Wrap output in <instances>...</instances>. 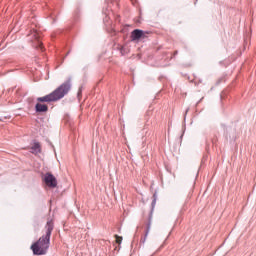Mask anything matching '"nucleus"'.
I'll use <instances>...</instances> for the list:
<instances>
[{
	"instance_id": "9d476101",
	"label": "nucleus",
	"mask_w": 256,
	"mask_h": 256,
	"mask_svg": "<svg viewBox=\"0 0 256 256\" xmlns=\"http://www.w3.org/2000/svg\"><path fill=\"white\" fill-rule=\"evenodd\" d=\"M116 238V243L118 245H121L122 241H123V237L119 236V235H115Z\"/></svg>"
},
{
	"instance_id": "20e7f679",
	"label": "nucleus",
	"mask_w": 256,
	"mask_h": 256,
	"mask_svg": "<svg viewBox=\"0 0 256 256\" xmlns=\"http://www.w3.org/2000/svg\"><path fill=\"white\" fill-rule=\"evenodd\" d=\"M147 35H149L148 31H143L141 29H134L131 32L130 39L134 43H139V41H141V39H147Z\"/></svg>"
},
{
	"instance_id": "f8f14e48",
	"label": "nucleus",
	"mask_w": 256,
	"mask_h": 256,
	"mask_svg": "<svg viewBox=\"0 0 256 256\" xmlns=\"http://www.w3.org/2000/svg\"><path fill=\"white\" fill-rule=\"evenodd\" d=\"M67 55H69V51L67 52L66 57H67Z\"/></svg>"
},
{
	"instance_id": "9b49d317",
	"label": "nucleus",
	"mask_w": 256,
	"mask_h": 256,
	"mask_svg": "<svg viewBox=\"0 0 256 256\" xmlns=\"http://www.w3.org/2000/svg\"><path fill=\"white\" fill-rule=\"evenodd\" d=\"M177 55H179V51L175 50V51L173 52L172 58H173V57H177Z\"/></svg>"
},
{
	"instance_id": "0eeeda50",
	"label": "nucleus",
	"mask_w": 256,
	"mask_h": 256,
	"mask_svg": "<svg viewBox=\"0 0 256 256\" xmlns=\"http://www.w3.org/2000/svg\"><path fill=\"white\" fill-rule=\"evenodd\" d=\"M30 149H31L30 153H32L33 155H37L41 153V143L34 140V144Z\"/></svg>"
},
{
	"instance_id": "f257e3e1",
	"label": "nucleus",
	"mask_w": 256,
	"mask_h": 256,
	"mask_svg": "<svg viewBox=\"0 0 256 256\" xmlns=\"http://www.w3.org/2000/svg\"><path fill=\"white\" fill-rule=\"evenodd\" d=\"M71 78H68L64 83H62L59 87H57L54 91L51 93L38 97L35 105V112L36 113H47L49 111V106L47 104L43 103H56V101H61L65 95L69 94V91H71Z\"/></svg>"
},
{
	"instance_id": "7ed1b4c3",
	"label": "nucleus",
	"mask_w": 256,
	"mask_h": 256,
	"mask_svg": "<svg viewBox=\"0 0 256 256\" xmlns=\"http://www.w3.org/2000/svg\"><path fill=\"white\" fill-rule=\"evenodd\" d=\"M155 205H157V192H154L152 196L151 210L148 216V220L146 222L144 236H142L140 239V245H145V242L147 241V237L149 235V231H151V223L153 221V211H155Z\"/></svg>"
},
{
	"instance_id": "6e6552de",
	"label": "nucleus",
	"mask_w": 256,
	"mask_h": 256,
	"mask_svg": "<svg viewBox=\"0 0 256 256\" xmlns=\"http://www.w3.org/2000/svg\"><path fill=\"white\" fill-rule=\"evenodd\" d=\"M218 135H219V132L214 134V136L211 138V142L213 145H217V141H219Z\"/></svg>"
},
{
	"instance_id": "f03ea898",
	"label": "nucleus",
	"mask_w": 256,
	"mask_h": 256,
	"mask_svg": "<svg viewBox=\"0 0 256 256\" xmlns=\"http://www.w3.org/2000/svg\"><path fill=\"white\" fill-rule=\"evenodd\" d=\"M44 229L45 234L42 235L30 247L33 255H47V251H49V246L51 245V235L53 233V230L55 229V221H53V219L51 218H48Z\"/></svg>"
},
{
	"instance_id": "1a4fd4ad",
	"label": "nucleus",
	"mask_w": 256,
	"mask_h": 256,
	"mask_svg": "<svg viewBox=\"0 0 256 256\" xmlns=\"http://www.w3.org/2000/svg\"><path fill=\"white\" fill-rule=\"evenodd\" d=\"M81 97H83V86H80L77 93V98L79 101L81 100Z\"/></svg>"
},
{
	"instance_id": "423d86ee",
	"label": "nucleus",
	"mask_w": 256,
	"mask_h": 256,
	"mask_svg": "<svg viewBox=\"0 0 256 256\" xmlns=\"http://www.w3.org/2000/svg\"><path fill=\"white\" fill-rule=\"evenodd\" d=\"M31 35L34 39L32 47H34V49H40L41 51H43V42H41V34H39L37 30L33 29L31 30Z\"/></svg>"
},
{
	"instance_id": "39448f33",
	"label": "nucleus",
	"mask_w": 256,
	"mask_h": 256,
	"mask_svg": "<svg viewBox=\"0 0 256 256\" xmlns=\"http://www.w3.org/2000/svg\"><path fill=\"white\" fill-rule=\"evenodd\" d=\"M43 181L50 189H55V187H57V178L51 172H47L44 175Z\"/></svg>"
}]
</instances>
